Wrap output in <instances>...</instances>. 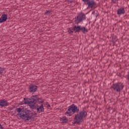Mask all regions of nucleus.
<instances>
[{"instance_id": "nucleus-7", "label": "nucleus", "mask_w": 129, "mask_h": 129, "mask_svg": "<svg viewBox=\"0 0 129 129\" xmlns=\"http://www.w3.org/2000/svg\"><path fill=\"white\" fill-rule=\"evenodd\" d=\"M28 89L30 93H34L38 90V86L35 84H31L29 85Z\"/></svg>"}, {"instance_id": "nucleus-32", "label": "nucleus", "mask_w": 129, "mask_h": 129, "mask_svg": "<svg viewBox=\"0 0 129 129\" xmlns=\"http://www.w3.org/2000/svg\"><path fill=\"white\" fill-rule=\"evenodd\" d=\"M83 103H85V102H84Z\"/></svg>"}, {"instance_id": "nucleus-4", "label": "nucleus", "mask_w": 129, "mask_h": 129, "mask_svg": "<svg viewBox=\"0 0 129 129\" xmlns=\"http://www.w3.org/2000/svg\"><path fill=\"white\" fill-rule=\"evenodd\" d=\"M124 87V85L121 83H116L113 84L112 88L114 91L120 92L122 91V89Z\"/></svg>"}, {"instance_id": "nucleus-11", "label": "nucleus", "mask_w": 129, "mask_h": 129, "mask_svg": "<svg viewBox=\"0 0 129 129\" xmlns=\"http://www.w3.org/2000/svg\"><path fill=\"white\" fill-rule=\"evenodd\" d=\"M8 20V15L7 14H3L0 18V23H5Z\"/></svg>"}, {"instance_id": "nucleus-19", "label": "nucleus", "mask_w": 129, "mask_h": 129, "mask_svg": "<svg viewBox=\"0 0 129 129\" xmlns=\"http://www.w3.org/2000/svg\"><path fill=\"white\" fill-rule=\"evenodd\" d=\"M84 20H86V16L84 13H81V21H84Z\"/></svg>"}, {"instance_id": "nucleus-14", "label": "nucleus", "mask_w": 129, "mask_h": 129, "mask_svg": "<svg viewBox=\"0 0 129 129\" xmlns=\"http://www.w3.org/2000/svg\"><path fill=\"white\" fill-rule=\"evenodd\" d=\"M37 112H44V106L43 105V104H41L40 106H37Z\"/></svg>"}, {"instance_id": "nucleus-22", "label": "nucleus", "mask_w": 129, "mask_h": 129, "mask_svg": "<svg viewBox=\"0 0 129 129\" xmlns=\"http://www.w3.org/2000/svg\"><path fill=\"white\" fill-rule=\"evenodd\" d=\"M68 33L69 34H72V33H73V28H70L68 30Z\"/></svg>"}, {"instance_id": "nucleus-13", "label": "nucleus", "mask_w": 129, "mask_h": 129, "mask_svg": "<svg viewBox=\"0 0 129 129\" xmlns=\"http://www.w3.org/2000/svg\"><path fill=\"white\" fill-rule=\"evenodd\" d=\"M76 20H75V24L78 25L79 23H81V13H80L78 16L75 18Z\"/></svg>"}, {"instance_id": "nucleus-15", "label": "nucleus", "mask_w": 129, "mask_h": 129, "mask_svg": "<svg viewBox=\"0 0 129 129\" xmlns=\"http://www.w3.org/2000/svg\"><path fill=\"white\" fill-rule=\"evenodd\" d=\"M73 29V31H74V32H75V33H78V32H80V30H81V27H80V26H75L74 27Z\"/></svg>"}, {"instance_id": "nucleus-25", "label": "nucleus", "mask_w": 129, "mask_h": 129, "mask_svg": "<svg viewBox=\"0 0 129 129\" xmlns=\"http://www.w3.org/2000/svg\"><path fill=\"white\" fill-rule=\"evenodd\" d=\"M67 2L69 3V4H72V3L74 2V0H67Z\"/></svg>"}, {"instance_id": "nucleus-17", "label": "nucleus", "mask_w": 129, "mask_h": 129, "mask_svg": "<svg viewBox=\"0 0 129 129\" xmlns=\"http://www.w3.org/2000/svg\"><path fill=\"white\" fill-rule=\"evenodd\" d=\"M81 32L83 33V34H86L88 32V29L85 28V27H81Z\"/></svg>"}, {"instance_id": "nucleus-18", "label": "nucleus", "mask_w": 129, "mask_h": 129, "mask_svg": "<svg viewBox=\"0 0 129 129\" xmlns=\"http://www.w3.org/2000/svg\"><path fill=\"white\" fill-rule=\"evenodd\" d=\"M112 43H116V42H117V37L116 36L114 35L112 37Z\"/></svg>"}, {"instance_id": "nucleus-9", "label": "nucleus", "mask_w": 129, "mask_h": 129, "mask_svg": "<svg viewBox=\"0 0 129 129\" xmlns=\"http://www.w3.org/2000/svg\"><path fill=\"white\" fill-rule=\"evenodd\" d=\"M9 105H10V103L6 99L0 100L1 107H6V106H9Z\"/></svg>"}, {"instance_id": "nucleus-26", "label": "nucleus", "mask_w": 129, "mask_h": 129, "mask_svg": "<svg viewBox=\"0 0 129 129\" xmlns=\"http://www.w3.org/2000/svg\"><path fill=\"white\" fill-rule=\"evenodd\" d=\"M46 105H47L48 108H49V107H50L51 106L50 105V104H49V103H48V102H46Z\"/></svg>"}, {"instance_id": "nucleus-21", "label": "nucleus", "mask_w": 129, "mask_h": 129, "mask_svg": "<svg viewBox=\"0 0 129 129\" xmlns=\"http://www.w3.org/2000/svg\"><path fill=\"white\" fill-rule=\"evenodd\" d=\"M44 14L46 16H50V15H51V11L46 10V12L44 13Z\"/></svg>"}, {"instance_id": "nucleus-20", "label": "nucleus", "mask_w": 129, "mask_h": 129, "mask_svg": "<svg viewBox=\"0 0 129 129\" xmlns=\"http://www.w3.org/2000/svg\"><path fill=\"white\" fill-rule=\"evenodd\" d=\"M6 70V68L0 67V74H3L4 71Z\"/></svg>"}, {"instance_id": "nucleus-10", "label": "nucleus", "mask_w": 129, "mask_h": 129, "mask_svg": "<svg viewBox=\"0 0 129 129\" xmlns=\"http://www.w3.org/2000/svg\"><path fill=\"white\" fill-rule=\"evenodd\" d=\"M88 5V8H94V7H95V6H96V3H95V2H94V1L93 0H91L90 1H89L87 4Z\"/></svg>"}, {"instance_id": "nucleus-6", "label": "nucleus", "mask_w": 129, "mask_h": 129, "mask_svg": "<svg viewBox=\"0 0 129 129\" xmlns=\"http://www.w3.org/2000/svg\"><path fill=\"white\" fill-rule=\"evenodd\" d=\"M73 121V124H76V123L77 124H80L81 123V112H79V113L75 115Z\"/></svg>"}, {"instance_id": "nucleus-31", "label": "nucleus", "mask_w": 129, "mask_h": 129, "mask_svg": "<svg viewBox=\"0 0 129 129\" xmlns=\"http://www.w3.org/2000/svg\"><path fill=\"white\" fill-rule=\"evenodd\" d=\"M115 43H114V42H113V46H114V44H115Z\"/></svg>"}, {"instance_id": "nucleus-27", "label": "nucleus", "mask_w": 129, "mask_h": 129, "mask_svg": "<svg viewBox=\"0 0 129 129\" xmlns=\"http://www.w3.org/2000/svg\"><path fill=\"white\" fill-rule=\"evenodd\" d=\"M0 129H5L4 126H3V125H2V124H1V123H0Z\"/></svg>"}, {"instance_id": "nucleus-29", "label": "nucleus", "mask_w": 129, "mask_h": 129, "mask_svg": "<svg viewBox=\"0 0 129 129\" xmlns=\"http://www.w3.org/2000/svg\"><path fill=\"white\" fill-rule=\"evenodd\" d=\"M94 13H95V11L93 12L92 13V15H93V14H94Z\"/></svg>"}, {"instance_id": "nucleus-8", "label": "nucleus", "mask_w": 129, "mask_h": 129, "mask_svg": "<svg viewBox=\"0 0 129 129\" xmlns=\"http://www.w3.org/2000/svg\"><path fill=\"white\" fill-rule=\"evenodd\" d=\"M87 117V111H86V108H84L81 111V122L84 121Z\"/></svg>"}, {"instance_id": "nucleus-12", "label": "nucleus", "mask_w": 129, "mask_h": 129, "mask_svg": "<svg viewBox=\"0 0 129 129\" xmlns=\"http://www.w3.org/2000/svg\"><path fill=\"white\" fill-rule=\"evenodd\" d=\"M124 14H125V10H124V8H120L117 11V14L118 15V16L124 15Z\"/></svg>"}, {"instance_id": "nucleus-28", "label": "nucleus", "mask_w": 129, "mask_h": 129, "mask_svg": "<svg viewBox=\"0 0 129 129\" xmlns=\"http://www.w3.org/2000/svg\"><path fill=\"white\" fill-rule=\"evenodd\" d=\"M127 79L128 80H129V73L128 74V75H127Z\"/></svg>"}, {"instance_id": "nucleus-24", "label": "nucleus", "mask_w": 129, "mask_h": 129, "mask_svg": "<svg viewBox=\"0 0 129 129\" xmlns=\"http://www.w3.org/2000/svg\"><path fill=\"white\" fill-rule=\"evenodd\" d=\"M83 2H84L85 5H86L89 2V0H83Z\"/></svg>"}, {"instance_id": "nucleus-30", "label": "nucleus", "mask_w": 129, "mask_h": 129, "mask_svg": "<svg viewBox=\"0 0 129 129\" xmlns=\"http://www.w3.org/2000/svg\"><path fill=\"white\" fill-rule=\"evenodd\" d=\"M96 17H98V15L97 14V15H96Z\"/></svg>"}, {"instance_id": "nucleus-2", "label": "nucleus", "mask_w": 129, "mask_h": 129, "mask_svg": "<svg viewBox=\"0 0 129 129\" xmlns=\"http://www.w3.org/2000/svg\"><path fill=\"white\" fill-rule=\"evenodd\" d=\"M72 112H73V114L76 113H78L79 112V108H78L77 106L74 104H73L69 106V108L65 113V114L66 115V114H68V116H71V115H72Z\"/></svg>"}, {"instance_id": "nucleus-5", "label": "nucleus", "mask_w": 129, "mask_h": 129, "mask_svg": "<svg viewBox=\"0 0 129 129\" xmlns=\"http://www.w3.org/2000/svg\"><path fill=\"white\" fill-rule=\"evenodd\" d=\"M33 97H34V95L29 98H27L26 99V98H24V100L25 104H29L30 108L34 109V107H33V105H34V100H33Z\"/></svg>"}, {"instance_id": "nucleus-16", "label": "nucleus", "mask_w": 129, "mask_h": 129, "mask_svg": "<svg viewBox=\"0 0 129 129\" xmlns=\"http://www.w3.org/2000/svg\"><path fill=\"white\" fill-rule=\"evenodd\" d=\"M61 123H67L68 122V119L66 117H62L60 119Z\"/></svg>"}, {"instance_id": "nucleus-3", "label": "nucleus", "mask_w": 129, "mask_h": 129, "mask_svg": "<svg viewBox=\"0 0 129 129\" xmlns=\"http://www.w3.org/2000/svg\"><path fill=\"white\" fill-rule=\"evenodd\" d=\"M32 99L34 101L33 105H32V107H34V109H36L37 106L36 104L37 102L39 103V104H42V103H44V100L42 98H40V96L39 95H33V97Z\"/></svg>"}, {"instance_id": "nucleus-1", "label": "nucleus", "mask_w": 129, "mask_h": 129, "mask_svg": "<svg viewBox=\"0 0 129 129\" xmlns=\"http://www.w3.org/2000/svg\"><path fill=\"white\" fill-rule=\"evenodd\" d=\"M17 111V115L20 117L25 121L27 120H30L33 119V115H30V111L27 110V109H24L23 108H17L16 109Z\"/></svg>"}, {"instance_id": "nucleus-23", "label": "nucleus", "mask_w": 129, "mask_h": 129, "mask_svg": "<svg viewBox=\"0 0 129 129\" xmlns=\"http://www.w3.org/2000/svg\"><path fill=\"white\" fill-rule=\"evenodd\" d=\"M111 2L113 4H118V0H111Z\"/></svg>"}]
</instances>
